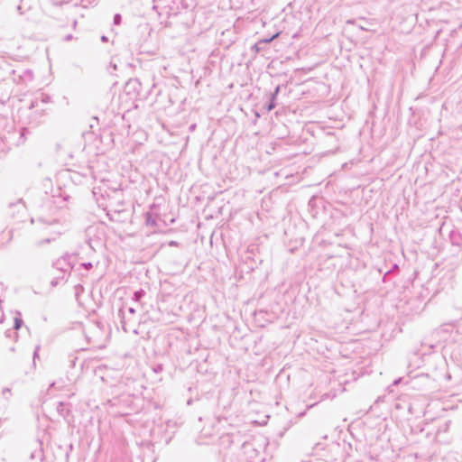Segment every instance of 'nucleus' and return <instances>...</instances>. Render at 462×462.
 <instances>
[{
  "mask_svg": "<svg viewBox=\"0 0 462 462\" xmlns=\"http://www.w3.org/2000/svg\"><path fill=\"white\" fill-rule=\"evenodd\" d=\"M31 222L32 224H36L39 229L43 230L48 235L47 238L38 242V245L55 240L66 231L65 226L61 224L60 219L57 217L47 218L41 216L36 220L32 218Z\"/></svg>",
  "mask_w": 462,
  "mask_h": 462,
  "instance_id": "1",
  "label": "nucleus"
},
{
  "mask_svg": "<svg viewBox=\"0 0 462 462\" xmlns=\"http://www.w3.org/2000/svg\"><path fill=\"white\" fill-rule=\"evenodd\" d=\"M50 97L41 94L39 97H35L29 106L30 123L39 124L46 110L45 106L50 102Z\"/></svg>",
  "mask_w": 462,
  "mask_h": 462,
  "instance_id": "2",
  "label": "nucleus"
},
{
  "mask_svg": "<svg viewBox=\"0 0 462 462\" xmlns=\"http://www.w3.org/2000/svg\"><path fill=\"white\" fill-rule=\"evenodd\" d=\"M86 338L94 347H103L106 339V333L104 327L97 322L89 324L86 331Z\"/></svg>",
  "mask_w": 462,
  "mask_h": 462,
  "instance_id": "3",
  "label": "nucleus"
},
{
  "mask_svg": "<svg viewBox=\"0 0 462 462\" xmlns=\"http://www.w3.org/2000/svg\"><path fill=\"white\" fill-rule=\"evenodd\" d=\"M86 242L92 250H95L104 236V228L101 225H92L87 227L86 231Z\"/></svg>",
  "mask_w": 462,
  "mask_h": 462,
  "instance_id": "4",
  "label": "nucleus"
},
{
  "mask_svg": "<svg viewBox=\"0 0 462 462\" xmlns=\"http://www.w3.org/2000/svg\"><path fill=\"white\" fill-rule=\"evenodd\" d=\"M456 326L452 323H448L440 326L435 332V337L440 342H448L449 340H455Z\"/></svg>",
  "mask_w": 462,
  "mask_h": 462,
  "instance_id": "5",
  "label": "nucleus"
},
{
  "mask_svg": "<svg viewBox=\"0 0 462 462\" xmlns=\"http://www.w3.org/2000/svg\"><path fill=\"white\" fill-rule=\"evenodd\" d=\"M69 198V195L59 187L49 198V203L55 208L61 209L67 207Z\"/></svg>",
  "mask_w": 462,
  "mask_h": 462,
  "instance_id": "6",
  "label": "nucleus"
},
{
  "mask_svg": "<svg viewBox=\"0 0 462 462\" xmlns=\"http://www.w3.org/2000/svg\"><path fill=\"white\" fill-rule=\"evenodd\" d=\"M13 80L17 84H28L33 79V73L31 69L13 70Z\"/></svg>",
  "mask_w": 462,
  "mask_h": 462,
  "instance_id": "7",
  "label": "nucleus"
},
{
  "mask_svg": "<svg viewBox=\"0 0 462 462\" xmlns=\"http://www.w3.org/2000/svg\"><path fill=\"white\" fill-rule=\"evenodd\" d=\"M43 457L42 443L39 441L36 443V448L32 451L30 457L32 460H35V462H44Z\"/></svg>",
  "mask_w": 462,
  "mask_h": 462,
  "instance_id": "8",
  "label": "nucleus"
},
{
  "mask_svg": "<svg viewBox=\"0 0 462 462\" xmlns=\"http://www.w3.org/2000/svg\"><path fill=\"white\" fill-rule=\"evenodd\" d=\"M119 316L121 317V322H122L123 329L125 332H127L128 331L127 325H128V322L130 321V319H128L126 317V313H125V310L124 308H121L119 310Z\"/></svg>",
  "mask_w": 462,
  "mask_h": 462,
  "instance_id": "9",
  "label": "nucleus"
},
{
  "mask_svg": "<svg viewBox=\"0 0 462 462\" xmlns=\"http://www.w3.org/2000/svg\"><path fill=\"white\" fill-rule=\"evenodd\" d=\"M156 216L153 215L152 212H147L145 214V223L147 226H157V223H156Z\"/></svg>",
  "mask_w": 462,
  "mask_h": 462,
  "instance_id": "10",
  "label": "nucleus"
},
{
  "mask_svg": "<svg viewBox=\"0 0 462 462\" xmlns=\"http://www.w3.org/2000/svg\"><path fill=\"white\" fill-rule=\"evenodd\" d=\"M145 292L143 290H140V291H136L134 293V297H133V300L134 301H139L143 296H144Z\"/></svg>",
  "mask_w": 462,
  "mask_h": 462,
  "instance_id": "11",
  "label": "nucleus"
},
{
  "mask_svg": "<svg viewBox=\"0 0 462 462\" xmlns=\"http://www.w3.org/2000/svg\"><path fill=\"white\" fill-rule=\"evenodd\" d=\"M22 324H23V320L20 318H18V317L14 318V327L15 329H19L21 328Z\"/></svg>",
  "mask_w": 462,
  "mask_h": 462,
  "instance_id": "12",
  "label": "nucleus"
},
{
  "mask_svg": "<svg viewBox=\"0 0 462 462\" xmlns=\"http://www.w3.org/2000/svg\"><path fill=\"white\" fill-rule=\"evenodd\" d=\"M96 0H81L80 5L83 7H88V5H92Z\"/></svg>",
  "mask_w": 462,
  "mask_h": 462,
  "instance_id": "13",
  "label": "nucleus"
},
{
  "mask_svg": "<svg viewBox=\"0 0 462 462\" xmlns=\"http://www.w3.org/2000/svg\"><path fill=\"white\" fill-rule=\"evenodd\" d=\"M121 23V15L116 14L115 16H114V23L115 24H119Z\"/></svg>",
  "mask_w": 462,
  "mask_h": 462,
  "instance_id": "14",
  "label": "nucleus"
},
{
  "mask_svg": "<svg viewBox=\"0 0 462 462\" xmlns=\"http://www.w3.org/2000/svg\"><path fill=\"white\" fill-rule=\"evenodd\" d=\"M274 107H275L274 99H273V98L271 97V103L269 104V106H268L267 109H268V111H271V110H273Z\"/></svg>",
  "mask_w": 462,
  "mask_h": 462,
  "instance_id": "15",
  "label": "nucleus"
},
{
  "mask_svg": "<svg viewBox=\"0 0 462 462\" xmlns=\"http://www.w3.org/2000/svg\"><path fill=\"white\" fill-rule=\"evenodd\" d=\"M280 91V86H277L274 89V92L272 94V98L273 99H275V97H277L278 93Z\"/></svg>",
  "mask_w": 462,
  "mask_h": 462,
  "instance_id": "16",
  "label": "nucleus"
},
{
  "mask_svg": "<svg viewBox=\"0 0 462 462\" xmlns=\"http://www.w3.org/2000/svg\"><path fill=\"white\" fill-rule=\"evenodd\" d=\"M39 350H40V346H36L35 349H34V353H33V360H35L39 356V355H38Z\"/></svg>",
  "mask_w": 462,
  "mask_h": 462,
  "instance_id": "17",
  "label": "nucleus"
},
{
  "mask_svg": "<svg viewBox=\"0 0 462 462\" xmlns=\"http://www.w3.org/2000/svg\"><path fill=\"white\" fill-rule=\"evenodd\" d=\"M82 266L87 269V270H89L93 267V264L91 263H82Z\"/></svg>",
  "mask_w": 462,
  "mask_h": 462,
  "instance_id": "18",
  "label": "nucleus"
},
{
  "mask_svg": "<svg viewBox=\"0 0 462 462\" xmlns=\"http://www.w3.org/2000/svg\"><path fill=\"white\" fill-rule=\"evenodd\" d=\"M0 139L3 143H5L9 139V137L7 136L6 134H3L2 135H0Z\"/></svg>",
  "mask_w": 462,
  "mask_h": 462,
  "instance_id": "19",
  "label": "nucleus"
},
{
  "mask_svg": "<svg viewBox=\"0 0 462 462\" xmlns=\"http://www.w3.org/2000/svg\"><path fill=\"white\" fill-rule=\"evenodd\" d=\"M126 310L130 315H134L135 313V310L133 307L127 308Z\"/></svg>",
  "mask_w": 462,
  "mask_h": 462,
  "instance_id": "20",
  "label": "nucleus"
},
{
  "mask_svg": "<svg viewBox=\"0 0 462 462\" xmlns=\"http://www.w3.org/2000/svg\"><path fill=\"white\" fill-rule=\"evenodd\" d=\"M277 36H278V33L274 34L273 37H271L270 39L265 40L264 42H272L274 38H276Z\"/></svg>",
  "mask_w": 462,
  "mask_h": 462,
  "instance_id": "21",
  "label": "nucleus"
},
{
  "mask_svg": "<svg viewBox=\"0 0 462 462\" xmlns=\"http://www.w3.org/2000/svg\"><path fill=\"white\" fill-rule=\"evenodd\" d=\"M201 433H202V435H204V436H208V435L209 436V435H211L210 433H208V432H207L206 429H203V430H202V431H201Z\"/></svg>",
  "mask_w": 462,
  "mask_h": 462,
  "instance_id": "22",
  "label": "nucleus"
},
{
  "mask_svg": "<svg viewBox=\"0 0 462 462\" xmlns=\"http://www.w3.org/2000/svg\"><path fill=\"white\" fill-rule=\"evenodd\" d=\"M17 11L19 12L20 14H23V11H22V7L20 5L17 6Z\"/></svg>",
  "mask_w": 462,
  "mask_h": 462,
  "instance_id": "23",
  "label": "nucleus"
},
{
  "mask_svg": "<svg viewBox=\"0 0 462 462\" xmlns=\"http://www.w3.org/2000/svg\"><path fill=\"white\" fill-rule=\"evenodd\" d=\"M401 380H402L401 378H399V379L395 380V381L393 382V384H394V385H397V384L401 382Z\"/></svg>",
  "mask_w": 462,
  "mask_h": 462,
  "instance_id": "24",
  "label": "nucleus"
},
{
  "mask_svg": "<svg viewBox=\"0 0 462 462\" xmlns=\"http://www.w3.org/2000/svg\"><path fill=\"white\" fill-rule=\"evenodd\" d=\"M101 40H102V42H106V41H107V38H106V36H102V37H101Z\"/></svg>",
  "mask_w": 462,
  "mask_h": 462,
  "instance_id": "25",
  "label": "nucleus"
},
{
  "mask_svg": "<svg viewBox=\"0 0 462 462\" xmlns=\"http://www.w3.org/2000/svg\"><path fill=\"white\" fill-rule=\"evenodd\" d=\"M71 38H72V36H71V35H68V36L66 37V40H67V41H69V40H70Z\"/></svg>",
  "mask_w": 462,
  "mask_h": 462,
  "instance_id": "26",
  "label": "nucleus"
},
{
  "mask_svg": "<svg viewBox=\"0 0 462 462\" xmlns=\"http://www.w3.org/2000/svg\"><path fill=\"white\" fill-rule=\"evenodd\" d=\"M54 385H55V383H52L50 385V388L54 387Z\"/></svg>",
  "mask_w": 462,
  "mask_h": 462,
  "instance_id": "27",
  "label": "nucleus"
}]
</instances>
